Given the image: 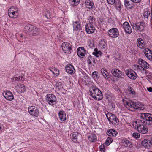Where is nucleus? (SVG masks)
<instances>
[{
    "label": "nucleus",
    "instance_id": "obj_1",
    "mask_svg": "<svg viewBox=\"0 0 152 152\" xmlns=\"http://www.w3.org/2000/svg\"><path fill=\"white\" fill-rule=\"evenodd\" d=\"M89 92L91 96L96 100H100L103 98V96L101 91L94 86L90 88Z\"/></svg>",
    "mask_w": 152,
    "mask_h": 152
},
{
    "label": "nucleus",
    "instance_id": "obj_2",
    "mask_svg": "<svg viewBox=\"0 0 152 152\" xmlns=\"http://www.w3.org/2000/svg\"><path fill=\"white\" fill-rule=\"evenodd\" d=\"M124 103L126 107L128 109L130 108L142 110L144 109V107L141 106V104L138 102H134L131 100L124 101Z\"/></svg>",
    "mask_w": 152,
    "mask_h": 152
},
{
    "label": "nucleus",
    "instance_id": "obj_3",
    "mask_svg": "<svg viewBox=\"0 0 152 152\" xmlns=\"http://www.w3.org/2000/svg\"><path fill=\"white\" fill-rule=\"evenodd\" d=\"M133 28L135 30L136 32L138 33H142L145 31L146 25L143 22H136L131 24Z\"/></svg>",
    "mask_w": 152,
    "mask_h": 152
},
{
    "label": "nucleus",
    "instance_id": "obj_4",
    "mask_svg": "<svg viewBox=\"0 0 152 152\" xmlns=\"http://www.w3.org/2000/svg\"><path fill=\"white\" fill-rule=\"evenodd\" d=\"M139 64L141 65V66L137 65H134L135 67L137 69H140V67L142 69V70H144L145 68L148 69L149 68V65L148 63L145 61L144 60H143L141 58H140L138 60Z\"/></svg>",
    "mask_w": 152,
    "mask_h": 152
},
{
    "label": "nucleus",
    "instance_id": "obj_5",
    "mask_svg": "<svg viewBox=\"0 0 152 152\" xmlns=\"http://www.w3.org/2000/svg\"><path fill=\"white\" fill-rule=\"evenodd\" d=\"M28 111L29 114L34 116L37 117L39 115V110L37 107L34 106L29 107L28 108Z\"/></svg>",
    "mask_w": 152,
    "mask_h": 152
},
{
    "label": "nucleus",
    "instance_id": "obj_6",
    "mask_svg": "<svg viewBox=\"0 0 152 152\" xmlns=\"http://www.w3.org/2000/svg\"><path fill=\"white\" fill-rule=\"evenodd\" d=\"M71 45L67 42H63L61 45L63 50L65 53L70 54L71 53L72 48Z\"/></svg>",
    "mask_w": 152,
    "mask_h": 152
},
{
    "label": "nucleus",
    "instance_id": "obj_7",
    "mask_svg": "<svg viewBox=\"0 0 152 152\" xmlns=\"http://www.w3.org/2000/svg\"><path fill=\"white\" fill-rule=\"evenodd\" d=\"M46 99L48 103L50 104H54L56 103V98L53 94H50L46 96Z\"/></svg>",
    "mask_w": 152,
    "mask_h": 152
},
{
    "label": "nucleus",
    "instance_id": "obj_8",
    "mask_svg": "<svg viewBox=\"0 0 152 152\" xmlns=\"http://www.w3.org/2000/svg\"><path fill=\"white\" fill-rule=\"evenodd\" d=\"M109 36L112 38L117 37L119 35V32L118 29L116 28H113L108 31Z\"/></svg>",
    "mask_w": 152,
    "mask_h": 152
},
{
    "label": "nucleus",
    "instance_id": "obj_9",
    "mask_svg": "<svg viewBox=\"0 0 152 152\" xmlns=\"http://www.w3.org/2000/svg\"><path fill=\"white\" fill-rule=\"evenodd\" d=\"M127 75L130 79L133 80L135 79L137 76L136 73L131 69L127 70L126 71Z\"/></svg>",
    "mask_w": 152,
    "mask_h": 152
},
{
    "label": "nucleus",
    "instance_id": "obj_10",
    "mask_svg": "<svg viewBox=\"0 0 152 152\" xmlns=\"http://www.w3.org/2000/svg\"><path fill=\"white\" fill-rule=\"evenodd\" d=\"M137 125V129L139 132L142 134H145L148 132V129L146 126L141 124Z\"/></svg>",
    "mask_w": 152,
    "mask_h": 152
},
{
    "label": "nucleus",
    "instance_id": "obj_11",
    "mask_svg": "<svg viewBox=\"0 0 152 152\" xmlns=\"http://www.w3.org/2000/svg\"><path fill=\"white\" fill-rule=\"evenodd\" d=\"M111 73L113 76L118 77L122 78V76H124V73L116 69H113L111 71Z\"/></svg>",
    "mask_w": 152,
    "mask_h": 152
},
{
    "label": "nucleus",
    "instance_id": "obj_12",
    "mask_svg": "<svg viewBox=\"0 0 152 152\" xmlns=\"http://www.w3.org/2000/svg\"><path fill=\"white\" fill-rule=\"evenodd\" d=\"M86 53V50L83 47H80L77 49V54L78 56L81 58H83Z\"/></svg>",
    "mask_w": 152,
    "mask_h": 152
},
{
    "label": "nucleus",
    "instance_id": "obj_13",
    "mask_svg": "<svg viewBox=\"0 0 152 152\" xmlns=\"http://www.w3.org/2000/svg\"><path fill=\"white\" fill-rule=\"evenodd\" d=\"M95 29V28L92 24H87L86 26V31L88 34L93 33Z\"/></svg>",
    "mask_w": 152,
    "mask_h": 152
},
{
    "label": "nucleus",
    "instance_id": "obj_14",
    "mask_svg": "<svg viewBox=\"0 0 152 152\" xmlns=\"http://www.w3.org/2000/svg\"><path fill=\"white\" fill-rule=\"evenodd\" d=\"M140 116L142 119L146 121H152V115L149 113H141Z\"/></svg>",
    "mask_w": 152,
    "mask_h": 152
},
{
    "label": "nucleus",
    "instance_id": "obj_15",
    "mask_svg": "<svg viewBox=\"0 0 152 152\" xmlns=\"http://www.w3.org/2000/svg\"><path fill=\"white\" fill-rule=\"evenodd\" d=\"M65 70L67 73L72 75L75 72L74 67L72 65L70 64L66 65L65 67Z\"/></svg>",
    "mask_w": 152,
    "mask_h": 152
},
{
    "label": "nucleus",
    "instance_id": "obj_16",
    "mask_svg": "<svg viewBox=\"0 0 152 152\" xmlns=\"http://www.w3.org/2000/svg\"><path fill=\"white\" fill-rule=\"evenodd\" d=\"M137 44L138 47L140 48H144L145 47V43L141 38L137 39Z\"/></svg>",
    "mask_w": 152,
    "mask_h": 152
},
{
    "label": "nucleus",
    "instance_id": "obj_17",
    "mask_svg": "<svg viewBox=\"0 0 152 152\" xmlns=\"http://www.w3.org/2000/svg\"><path fill=\"white\" fill-rule=\"evenodd\" d=\"M3 96L7 100L9 101H11L14 99L13 95L10 91H7L3 94Z\"/></svg>",
    "mask_w": 152,
    "mask_h": 152
},
{
    "label": "nucleus",
    "instance_id": "obj_18",
    "mask_svg": "<svg viewBox=\"0 0 152 152\" xmlns=\"http://www.w3.org/2000/svg\"><path fill=\"white\" fill-rule=\"evenodd\" d=\"M8 14L11 18H16L18 15L17 11H14V10H8Z\"/></svg>",
    "mask_w": 152,
    "mask_h": 152
},
{
    "label": "nucleus",
    "instance_id": "obj_19",
    "mask_svg": "<svg viewBox=\"0 0 152 152\" xmlns=\"http://www.w3.org/2000/svg\"><path fill=\"white\" fill-rule=\"evenodd\" d=\"M106 134L109 136L115 137L118 134V132L115 130L110 129L107 131Z\"/></svg>",
    "mask_w": 152,
    "mask_h": 152
},
{
    "label": "nucleus",
    "instance_id": "obj_20",
    "mask_svg": "<svg viewBox=\"0 0 152 152\" xmlns=\"http://www.w3.org/2000/svg\"><path fill=\"white\" fill-rule=\"evenodd\" d=\"M39 29L33 26V28L32 29L30 33L34 36L38 35L39 34Z\"/></svg>",
    "mask_w": 152,
    "mask_h": 152
},
{
    "label": "nucleus",
    "instance_id": "obj_21",
    "mask_svg": "<svg viewBox=\"0 0 152 152\" xmlns=\"http://www.w3.org/2000/svg\"><path fill=\"white\" fill-rule=\"evenodd\" d=\"M60 119L61 121H64L66 119V114L63 111H60L58 113Z\"/></svg>",
    "mask_w": 152,
    "mask_h": 152
},
{
    "label": "nucleus",
    "instance_id": "obj_22",
    "mask_svg": "<svg viewBox=\"0 0 152 152\" xmlns=\"http://www.w3.org/2000/svg\"><path fill=\"white\" fill-rule=\"evenodd\" d=\"M33 28V26L28 23H27L24 27V29L26 32H28L29 33L32 31Z\"/></svg>",
    "mask_w": 152,
    "mask_h": 152
},
{
    "label": "nucleus",
    "instance_id": "obj_23",
    "mask_svg": "<svg viewBox=\"0 0 152 152\" xmlns=\"http://www.w3.org/2000/svg\"><path fill=\"white\" fill-rule=\"evenodd\" d=\"M144 18L148 19V17L150 18L151 20H152V14L150 13V12L149 10L146 11L143 14Z\"/></svg>",
    "mask_w": 152,
    "mask_h": 152
},
{
    "label": "nucleus",
    "instance_id": "obj_24",
    "mask_svg": "<svg viewBox=\"0 0 152 152\" xmlns=\"http://www.w3.org/2000/svg\"><path fill=\"white\" fill-rule=\"evenodd\" d=\"M99 46L102 50H105L107 49V45L104 41H101L100 42Z\"/></svg>",
    "mask_w": 152,
    "mask_h": 152
},
{
    "label": "nucleus",
    "instance_id": "obj_25",
    "mask_svg": "<svg viewBox=\"0 0 152 152\" xmlns=\"http://www.w3.org/2000/svg\"><path fill=\"white\" fill-rule=\"evenodd\" d=\"M73 27L75 31H77L80 29V26L78 21H75V23H74Z\"/></svg>",
    "mask_w": 152,
    "mask_h": 152
},
{
    "label": "nucleus",
    "instance_id": "obj_26",
    "mask_svg": "<svg viewBox=\"0 0 152 152\" xmlns=\"http://www.w3.org/2000/svg\"><path fill=\"white\" fill-rule=\"evenodd\" d=\"M131 0H125V4L127 8L131 9L133 7Z\"/></svg>",
    "mask_w": 152,
    "mask_h": 152
},
{
    "label": "nucleus",
    "instance_id": "obj_27",
    "mask_svg": "<svg viewBox=\"0 0 152 152\" xmlns=\"http://www.w3.org/2000/svg\"><path fill=\"white\" fill-rule=\"evenodd\" d=\"M106 116L108 121L111 122L113 121L115 116L114 115L110 113H108L107 114H106Z\"/></svg>",
    "mask_w": 152,
    "mask_h": 152
},
{
    "label": "nucleus",
    "instance_id": "obj_28",
    "mask_svg": "<svg viewBox=\"0 0 152 152\" xmlns=\"http://www.w3.org/2000/svg\"><path fill=\"white\" fill-rule=\"evenodd\" d=\"M101 72L104 77L106 79L108 78V72L105 68H102L101 69Z\"/></svg>",
    "mask_w": 152,
    "mask_h": 152
},
{
    "label": "nucleus",
    "instance_id": "obj_29",
    "mask_svg": "<svg viewBox=\"0 0 152 152\" xmlns=\"http://www.w3.org/2000/svg\"><path fill=\"white\" fill-rule=\"evenodd\" d=\"M87 61L88 63L89 64H91V65L93 63L94 64H96L94 58H92L91 55H89L88 57Z\"/></svg>",
    "mask_w": 152,
    "mask_h": 152
},
{
    "label": "nucleus",
    "instance_id": "obj_30",
    "mask_svg": "<svg viewBox=\"0 0 152 152\" xmlns=\"http://www.w3.org/2000/svg\"><path fill=\"white\" fill-rule=\"evenodd\" d=\"M89 140L91 142L96 141V137L94 134H91V135L88 137Z\"/></svg>",
    "mask_w": 152,
    "mask_h": 152
},
{
    "label": "nucleus",
    "instance_id": "obj_31",
    "mask_svg": "<svg viewBox=\"0 0 152 152\" xmlns=\"http://www.w3.org/2000/svg\"><path fill=\"white\" fill-rule=\"evenodd\" d=\"M71 5L73 6L77 5L79 3L80 0H69Z\"/></svg>",
    "mask_w": 152,
    "mask_h": 152
},
{
    "label": "nucleus",
    "instance_id": "obj_32",
    "mask_svg": "<svg viewBox=\"0 0 152 152\" xmlns=\"http://www.w3.org/2000/svg\"><path fill=\"white\" fill-rule=\"evenodd\" d=\"M78 133L77 132H73L72 134V140L75 142L77 141V134Z\"/></svg>",
    "mask_w": 152,
    "mask_h": 152
},
{
    "label": "nucleus",
    "instance_id": "obj_33",
    "mask_svg": "<svg viewBox=\"0 0 152 152\" xmlns=\"http://www.w3.org/2000/svg\"><path fill=\"white\" fill-rule=\"evenodd\" d=\"M86 7L89 9H93L94 7V4L93 3L89 1L86 2Z\"/></svg>",
    "mask_w": 152,
    "mask_h": 152
},
{
    "label": "nucleus",
    "instance_id": "obj_34",
    "mask_svg": "<svg viewBox=\"0 0 152 152\" xmlns=\"http://www.w3.org/2000/svg\"><path fill=\"white\" fill-rule=\"evenodd\" d=\"M94 51L93 53V54L94 55L97 57H99L98 54L101 56L102 53L100 51H98L97 48H95L94 50Z\"/></svg>",
    "mask_w": 152,
    "mask_h": 152
},
{
    "label": "nucleus",
    "instance_id": "obj_35",
    "mask_svg": "<svg viewBox=\"0 0 152 152\" xmlns=\"http://www.w3.org/2000/svg\"><path fill=\"white\" fill-rule=\"evenodd\" d=\"M113 140L110 137H108L106 139L105 143L106 145L108 146L113 141Z\"/></svg>",
    "mask_w": 152,
    "mask_h": 152
},
{
    "label": "nucleus",
    "instance_id": "obj_36",
    "mask_svg": "<svg viewBox=\"0 0 152 152\" xmlns=\"http://www.w3.org/2000/svg\"><path fill=\"white\" fill-rule=\"evenodd\" d=\"M124 30L125 32L128 34H129L132 32V29L130 25Z\"/></svg>",
    "mask_w": 152,
    "mask_h": 152
},
{
    "label": "nucleus",
    "instance_id": "obj_37",
    "mask_svg": "<svg viewBox=\"0 0 152 152\" xmlns=\"http://www.w3.org/2000/svg\"><path fill=\"white\" fill-rule=\"evenodd\" d=\"M114 118V119L111 121V123L115 125H118L119 123L118 119L117 118V117L116 116Z\"/></svg>",
    "mask_w": 152,
    "mask_h": 152
},
{
    "label": "nucleus",
    "instance_id": "obj_38",
    "mask_svg": "<svg viewBox=\"0 0 152 152\" xmlns=\"http://www.w3.org/2000/svg\"><path fill=\"white\" fill-rule=\"evenodd\" d=\"M149 139H145L142 141V144L144 147L147 146L148 145L149 142L148 141Z\"/></svg>",
    "mask_w": 152,
    "mask_h": 152
},
{
    "label": "nucleus",
    "instance_id": "obj_39",
    "mask_svg": "<svg viewBox=\"0 0 152 152\" xmlns=\"http://www.w3.org/2000/svg\"><path fill=\"white\" fill-rule=\"evenodd\" d=\"M127 89L128 91L130 92V94H131L133 95L135 94V91L132 88L129 86Z\"/></svg>",
    "mask_w": 152,
    "mask_h": 152
},
{
    "label": "nucleus",
    "instance_id": "obj_40",
    "mask_svg": "<svg viewBox=\"0 0 152 152\" xmlns=\"http://www.w3.org/2000/svg\"><path fill=\"white\" fill-rule=\"evenodd\" d=\"M15 81H24V77L22 76H20L18 77L14 78H13Z\"/></svg>",
    "mask_w": 152,
    "mask_h": 152
},
{
    "label": "nucleus",
    "instance_id": "obj_41",
    "mask_svg": "<svg viewBox=\"0 0 152 152\" xmlns=\"http://www.w3.org/2000/svg\"><path fill=\"white\" fill-rule=\"evenodd\" d=\"M19 88L21 92H23L26 91L25 86L23 84H21L19 86Z\"/></svg>",
    "mask_w": 152,
    "mask_h": 152
},
{
    "label": "nucleus",
    "instance_id": "obj_42",
    "mask_svg": "<svg viewBox=\"0 0 152 152\" xmlns=\"http://www.w3.org/2000/svg\"><path fill=\"white\" fill-rule=\"evenodd\" d=\"M151 50L148 48H145L143 50V52L145 56L149 54V53H151Z\"/></svg>",
    "mask_w": 152,
    "mask_h": 152
},
{
    "label": "nucleus",
    "instance_id": "obj_43",
    "mask_svg": "<svg viewBox=\"0 0 152 152\" xmlns=\"http://www.w3.org/2000/svg\"><path fill=\"white\" fill-rule=\"evenodd\" d=\"M23 35L21 34L20 36L18 37L17 39L18 41L23 42L24 41V39L23 38Z\"/></svg>",
    "mask_w": 152,
    "mask_h": 152
},
{
    "label": "nucleus",
    "instance_id": "obj_44",
    "mask_svg": "<svg viewBox=\"0 0 152 152\" xmlns=\"http://www.w3.org/2000/svg\"><path fill=\"white\" fill-rule=\"evenodd\" d=\"M89 23L88 24H91L93 25V24L94 23L95 20L92 17L90 16L89 17Z\"/></svg>",
    "mask_w": 152,
    "mask_h": 152
},
{
    "label": "nucleus",
    "instance_id": "obj_45",
    "mask_svg": "<svg viewBox=\"0 0 152 152\" xmlns=\"http://www.w3.org/2000/svg\"><path fill=\"white\" fill-rule=\"evenodd\" d=\"M124 143L126 145V147H130L132 146V142L128 140H126L125 141Z\"/></svg>",
    "mask_w": 152,
    "mask_h": 152
},
{
    "label": "nucleus",
    "instance_id": "obj_46",
    "mask_svg": "<svg viewBox=\"0 0 152 152\" xmlns=\"http://www.w3.org/2000/svg\"><path fill=\"white\" fill-rule=\"evenodd\" d=\"M98 73L97 72L94 71L92 73V75L93 78H99V77L98 76Z\"/></svg>",
    "mask_w": 152,
    "mask_h": 152
},
{
    "label": "nucleus",
    "instance_id": "obj_47",
    "mask_svg": "<svg viewBox=\"0 0 152 152\" xmlns=\"http://www.w3.org/2000/svg\"><path fill=\"white\" fill-rule=\"evenodd\" d=\"M147 58L151 60H152V52H151V53H149V54H148L147 55L145 56Z\"/></svg>",
    "mask_w": 152,
    "mask_h": 152
},
{
    "label": "nucleus",
    "instance_id": "obj_48",
    "mask_svg": "<svg viewBox=\"0 0 152 152\" xmlns=\"http://www.w3.org/2000/svg\"><path fill=\"white\" fill-rule=\"evenodd\" d=\"M99 149L101 152H105V147L104 145H101L99 147Z\"/></svg>",
    "mask_w": 152,
    "mask_h": 152
},
{
    "label": "nucleus",
    "instance_id": "obj_49",
    "mask_svg": "<svg viewBox=\"0 0 152 152\" xmlns=\"http://www.w3.org/2000/svg\"><path fill=\"white\" fill-rule=\"evenodd\" d=\"M129 24L128 22H124L123 24V28H124V29L127 27H128V26H129Z\"/></svg>",
    "mask_w": 152,
    "mask_h": 152
},
{
    "label": "nucleus",
    "instance_id": "obj_50",
    "mask_svg": "<svg viewBox=\"0 0 152 152\" xmlns=\"http://www.w3.org/2000/svg\"><path fill=\"white\" fill-rule=\"evenodd\" d=\"M132 135L133 136L136 138H139L140 136V134L137 133H133Z\"/></svg>",
    "mask_w": 152,
    "mask_h": 152
},
{
    "label": "nucleus",
    "instance_id": "obj_51",
    "mask_svg": "<svg viewBox=\"0 0 152 152\" xmlns=\"http://www.w3.org/2000/svg\"><path fill=\"white\" fill-rule=\"evenodd\" d=\"M45 16L48 19L50 18V12L49 11V10L47 11V13H45Z\"/></svg>",
    "mask_w": 152,
    "mask_h": 152
},
{
    "label": "nucleus",
    "instance_id": "obj_52",
    "mask_svg": "<svg viewBox=\"0 0 152 152\" xmlns=\"http://www.w3.org/2000/svg\"><path fill=\"white\" fill-rule=\"evenodd\" d=\"M108 3L110 4H112L115 2V0H107Z\"/></svg>",
    "mask_w": 152,
    "mask_h": 152
},
{
    "label": "nucleus",
    "instance_id": "obj_53",
    "mask_svg": "<svg viewBox=\"0 0 152 152\" xmlns=\"http://www.w3.org/2000/svg\"><path fill=\"white\" fill-rule=\"evenodd\" d=\"M132 2L135 3H140L141 0H131Z\"/></svg>",
    "mask_w": 152,
    "mask_h": 152
},
{
    "label": "nucleus",
    "instance_id": "obj_54",
    "mask_svg": "<svg viewBox=\"0 0 152 152\" xmlns=\"http://www.w3.org/2000/svg\"><path fill=\"white\" fill-rule=\"evenodd\" d=\"M146 77L149 79H151L152 78V75H147Z\"/></svg>",
    "mask_w": 152,
    "mask_h": 152
},
{
    "label": "nucleus",
    "instance_id": "obj_55",
    "mask_svg": "<svg viewBox=\"0 0 152 152\" xmlns=\"http://www.w3.org/2000/svg\"><path fill=\"white\" fill-rule=\"evenodd\" d=\"M147 90L150 92H152V88L151 87H150L149 88H147Z\"/></svg>",
    "mask_w": 152,
    "mask_h": 152
},
{
    "label": "nucleus",
    "instance_id": "obj_56",
    "mask_svg": "<svg viewBox=\"0 0 152 152\" xmlns=\"http://www.w3.org/2000/svg\"><path fill=\"white\" fill-rule=\"evenodd\" d=\"M141 120L142 123H143L145 125L147 123V122L145 121V119H144Z\"/></svg>",
    "mask_w": 152,
    "mask_h": 152
},
{
    "label": "nucleus",
    "instance_id": "obj_57",
    "mask_svg": "<svg viewBox=\"0 0 152 152\" xmlns=\"http://www.w3.org/2000/svg\"><path fill=\"white\" fill-rule=\"evenodd\" d=\"M148 141L149 142V143L152 145V137L149 139V140H148Z\"/></svg>",
    "mask_w": 152,
    "mask_h": 152
},
{
    "label": "nucleus",
    "instance_id": "obj_58",
    "mask_svg": "<svg viewBox=\"0 0 152 152\" xmlns=\"http://www.w3.org/2000/svg\"><path fill=\"white\" fill-rule=\"evenodd\" d=\"M16 8L15 7L12 6L10 7V8L9 9V10H11V9H14L15 10Z\"/></svg>",
    "mask_w": 152,
    "mask_h": 152
},
{
    "label": "nucleus",
    "instance_id": "obj_59",
    "mask_svg": "<svg viewBox=\"0 0 152 152\" xmlns=\"http://www.w3.org/2000/svg\"><path fill=\"white\" fill-rule=\"evenodd\" d=\"M61 83H57L56 84V86L57 87V86H58L59 85H61Z\"/></svg>",
    "mask_w": 152,
    "mask_h": 152
},
{
    "label": "nucleus",
    "instance_id": "obj_60",
    "mask_svg": "<svg viewBox=\"0 0 152 152\" xmlns=\"http://www.w3.org/2000/svg\"><path fill=\"white\" fill-rule=\"evenodd\" d=\"M18 87H19V86L18 84H17L16 86H15V88H18Z\"/></svg>",
    "mask_w": 152,
    "mask_h": 152
},
{
    "label": "nucleus",
    "instance_id": "obj_61",
    "mask_svg": "<svg viewBox=\"0 0 152 152\" xmlns=\"http://www.w3.org/2000/svg\"><path fill=\"white\" fill-rule=\"evenodd\" d=\"M118 8H119L121 9V6H118Z\"/></svg>",
    "mask_w": 152,
    "mask_h": 152
},
{
    "label": "nucleus",
    "instance_id": "obj_62",
    "mask_svg": "<svg viewBox=\"0 0 152 152\" xmlns=\"http://www.w3.org/2000/svg\"><path fill=\"white\" fill-rule=\"evenodd\" d=\"M53 73H54V74H55V73H54V72H53Z\"/></svg>",
    "mask_w": 152,
    "mask_h": 152
},
{
    "label": "nucleus",
    "instance_id": "obj_63",
    "mask_svg": "<svg viewBox=\"0 0 152 152\" xmlns=\"http://www.w3.org/2000/svg\"><path fill=\"white\" fill-rule=\"evenodd\" d=\"M151 152H152V151H151Z\"/></svg>",
    "mask_w": 152,
    "mask_h": 152
}]
</instances>
